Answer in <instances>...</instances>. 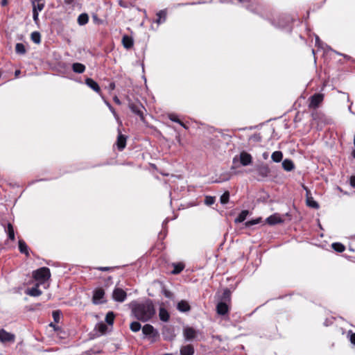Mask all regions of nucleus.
Returning a JSON list of instances; mask_svg holds the SVG:
<instances>
[{"instance_id":"37998d69","label":"nucleus","mask_w":355,"mask_h":355,"mask_svg":"<svg viewBox=\"0 0 355 355\" xmlns=\"http://www.w3.org/2000/svg\"><path fill=\"white\" fill-rule=\"evenodd\" d=\"M105 104L107 105V106L109 107L110 110L111 111V112L113 114L114 118L118 120L119 119V116H118V114H116V112H115L114 109L113 108V107L111 105V104L107 101H105Z\"/></svg>"},{"instance_id":"e2e57ef3","label":"nucleus","mask_w":355,"mask_h":355,"mask_svg":"<svg viewBox=\"0 0 355 355\" xmlns=\"http://www.w3.org/2000/svg\"><path fill=\"white\" fill-rule=\"evenodd\" d=\"M74 0H64V3L68 5H71Z\"/></svg>"},{"instance_id":"6e6552de","label":"nucleus","mask_w":355,"mask_h":355,"mask_svg":"<svg viewBox=\"0 0 355 355\" xmlns=\"http://www.w3.org/2000/svg\"><path fill=\"white\" fill-rule=\"evenodd\" d=\"M198 331H196L193 327H187L184 328L183 336L186 340L190 341L195 339L197 336Z\"/></svg>"},{"instance_id":"473e14b6","label":"nucleus","mask_w":355,"mask_h":355,"mask_svg":"<svg viewBox=\"0 0 355 355\" xmlns=\"http://www.w3.org/2000/svg\"><path fill=\"white\" fill-rule=\"evenodd\" d=\"M6 232L8 234V238L12 241H14L15 239V236L14 229H13V227L11 223L8 224Z\"/></svg>"},{"instance_id":"ddd939ff","label":"nucleus","mask_w":355,"mask_h":355,"mask_svg":"<svg viewBox=\"0 0 355 355\" xmlns=\"http://www.w3.org/2000/svg\"><path fill=\"white\" fill-rule=\"evenodd\" d=\"M15 336L12 334L7 332L4 329L0 330V341L2 343L14 342Z\"/></svg>"},{"instance_id":"4468645a","label":"nucleus","mask_w":355,"mask_h":355,"mask_svg":"<svg viewBox=\"0 0 355 355\" xmlns=\"http://www.w3.org/2000/svg\"><path fill=\"white\" fill-rule=\"evenodd\" d=\"M216 311L218 315H224L229 311L227 303L220 301L216 305Z\"/></svg>"},{"instance_id":"0e129e2a","label":"nucleus","mask_w":355,"mask_h":355,"mask_svg":"<svg viewBox=\"0 0 355 355\" xmlns=\"http://www.w3.org/2000/svg\"><path fill=\"white\" fill-rule=\"evenodd\" d=\"M268 153H264L263 154V159H267V158H268Z\"/></svg>"},{"instance_id":"f8f14e48","label":"nucleus","mask_w":355,"mask_h":355,"mask_svg":"<svg viewBox=\"0 0 355 355\" xmlns=\"http://www.w3.org/2000/svg\"><path fill=\"white\" fill-rule=\"evenodd\" d=\"M239 159L241 165L244 166H248L252 162V155L245 151H242L240 153Z\"/></svg>"},{"instance_id":"c03bdc74","label":"nucleus","mask_w":355,"mask_h":355,"mask_svg":"<svg viewBox=\"0 0 355 355\" xmlns=\"http://www.w3.org/2000/svg\"><path fill=\"white\" fill-rule=\"evenodd\" d=\"M168 119L175 123H180L181 121L178 119V116L175 114H170L168 115Z\"/></svg>"},{"instance_id":"1a4fd4ad","label":"nucleus","mask_w":355,"mask_h":355,"mask_svg":"<svg viewBox=\"0 0 355 355\" xmlns=\"http://www.w3.org/2000/svg\"><path fill=\"white\" fill-rule=\"evenodd\" d=\"M129 108L134 114L139 116L141 119H144L143 110L144 109V107L141 103H130Z\"/></svg>"},{"instance_id":"72a5a7b5","label":"nucleus","mask_w":355,"mask_h":355,"mask_svg":"<svg viewBox=\"0 0 355 355\" xmlns=\"http://www.w3.org/2000/svg\"><path fill=\"white\" fill-rule=\"evenodd\" d=\"M331 247L338 252H343L345 250V246L341 243H334L331 244Z\"/></svg>"},{"instance_id":"79ce46f5","label":"nucleus","mask_w":355,"mask_h":355,"mask_svg":"<svg viewBox=\"0 0 355 355\" xmlns=\"http://www.w3.org/2000/svg\"><path fill=\"white\" fill-rule=\"evenodd\" d=\"M215 198L211 196H207L205 199V203L207 205H211L214 203Z\"/></svg>"},{"instance_id":"338daca9","label":"nucleus","mask_w":355,"mask_h":355,"mask_svg":"<svg viewBox=\"0 0 355 355\" xmlns=\"http://www.w3.org/2000/svg\"><path fill=\"white\" fill-rule=\"evenodd\" d=\"M6 4V0H3L2 1V5L4 6Z\"/></svg>"},{"instance_id":"09e8293b","label":"nucleus","mask_w":355,"mask_h":355,"mask_svg":"<svg viewBox=\"0 0 355 355\" xmlns=\"http://www.w3.org/2000/svg\"><path fill=\"white\" fill-rule=\"evenodd\" d=\"M348 336L349 338L350 342L355 345V333H353L352 331L348 332Z\"/></svg>"},{"instance_id":"f257e3e1","label":"nucleus","mask_w":355,"mask_h":355,"mask_svg":"<svg viewBox=\"0 0 355 355\" xmlns=\"http://www.w3.org/2000/svg\"><path fill=\"white\" fill-rule=\"evenodd\" d=\"M132 312L137 320L146 322L153 316L155 311L152 302L148 300L145 302L133 304Z\"/></svg>"},{"instance_id":"aec40b11","label":"nucleus","mask_w":355,"mask_h":355,"mask_svg":"<svg viewBox=\"0 0 355 355\" xmlns=\"http://www.w3.org/2000/svg\"><path fill=\"white\" fill-rule=\"evenodd\" d=\"M19 244V250L21 253L26 254V257L29 256V252H28V247L26 245V242L22 240L19 239L18 241Z\"/></svg>"},{"instance_id":"5701e85b","label":"nucleus","mask_w":355,"mask_h":355,"mask_svg":"<svg viewBox=\"0 0 355 355\" xmlns=\"http://www.w3.org/2000/svg\"><path fill=\"white\" fill-rule=\"evenodd\" d=\"M266 221L269 225H275L283 222L282 219L277 214L268 217Z\"/></svg>"},{"instance_id":"774afa93","label":"nucleus","mask_w":355,"mask_h":355,"mask_svg":"<svg viewBox=\"0 0 355 355\" xmlns=\"http://www.w3.org/2000/svg\"><path fill=\"white\" fill-rule=\"evenodd\" d=\"M164 355H173V354H171V353H166L164 354Z\"/></svg>"},{"instance_id":"8fccbe9b","label":"nucleus","mask_w":355,"mask_h":355,"mask_svg":"<svg viewBox=\"0 0 355 355\" xmlns=\"http://www.w3.org/2000/svg\"><path fill=\"white\" fill-rule=\"evenodd\" d=\"M107 327L105 324H98V330L101 333L103 334L106 331Z\"/></svg>"},{"instance_id":"5fc2aeb1","label":"nucleus","mask_w":355,"mask_h":355,"mask_svg":"<svg viewBox=\"0 0 355 355\" xmlns=\"http://www.w3.org/2000/svg\"><path fill=\"white\" fill-rule=\"evenodd\" d=\"M164 294L167 298H171L173 297V293L169 291H164Z\"/></svg>"},{"instance_id":"9d476101","label":"nucleus","mask_w":355,"mask_h":355,"mask_svg":"<svg viewBox=\"0 0 355 355\" xmlns=\"http://www.w3.org/2000/svg\"><path fill=\"white\" fill-rule=\"evenodd\" d=\"M105 295L104 290L102 288L96 289L94 291V295L92 297V302L95 304H99L103 303L105 301L103 300Z\"/></svg>"},{"instance_id":"20e7f679","label":"nucleus","mask_w":355,"mask_h":355,"mask_svg":"<svg viewBox=\"0 0 355 355\" xmlns=\"http://www.w3.org/2000/svg\"><path fill=\"white\" fill-rule=\"evenodd\" d=\"M255 170L257 171L258 175L262 178H268L270 173V169L268 164L263 162L257 164L255 166Z\"/></svg>"},{"instance_id":"412c9836","label":"nucleus","mask_w":355,"mask_h":355,"mask_svg":"<svg viewBox=\"0 0 355 355\" xmlns=\"http://www.w3.org/2000/svg\"><path fill=\"white\" fill-rule=\"evenodd\" d=\"M71 69L74 73H83L85 71V66L79 62H75L72 64Z\"/></svg>"},{"instance_id":"0eeeda50","label":"nucleus","mask_w":355,"mask_h":355,"mask_svg":"<svg viewBox=\"0 0 355 355\" xmlns=\"http://www.w3.org/2000/svg\"><path fill=\"white\" fill-rule=\"evenodd\" d=\"M127 294L124 290L116 288L112 293V297L114 301L123 302L125 300Z\"/></svg>"},{"instance_id":"bb28decb","label":"nucleus","mask_w":355,"mask_h":355,"mask_svg":"<svg viewBox=\"0 0 355 355\" xmlns=\"http://www.w3.org/2000/svg\"><path fill=\"white\" fill-rule=\"evenodd\" d=\"M89 21V16L87 13H82L78 17V24L80 26H83L87 24Z\"/></svg>"},{"instance_id":"b1692460","label":"nucleus","mask_w":355,"mask_h":355,"mask_svg":"<svg viewBox=\"0 0 355 355\" xmlns=\"http://www.w3.org/2000/svg\"><path fill=\"white\" fill-rule=\"evenodd\" d=\"M282 167L286 171H291L294 168V164L292 160L286 159L282 162Z\"/></svg>"},{"instance_id":"6e6d98bb","label":"nucleus","mask_w":355,"mask_h":355,"mask_svg":"<svg viewBox=\"0 0 355 355\" xmlns=\"http://www.w3.org/2000/svg\"><path fill=\"white\" fill-rule=\"evenodd\" d=\"M304 190L306 191V198L308 197H312L311 191L308 189V188L305 186H303Z\"/></svg>"},{"instance_id":"bf43d9fd","label":"nucleus","mask_w":355,"mask_h":355,"mask_svg":"<svg viewBox=\"0 0 355 355\" xmlns=\"http://www.w3.org/2000/svg\"><path fill=\"white\" fill-rule=\"evenodd\" d=\"M114 101L118 104V105H121V101L119 99V98L117 96H115L114 98Z\"/></svg>"},{"instance_id":"de8ad7c7","label":"nucleus","mask_w":355,"mask_h":355,"mask_svg":"<svg viewBox=\"0 0 355 355\" xmlns=\"http://www.w3.org/2000/svg\"><path fill=\"white\" fill-rule=\"evenodd\" d=\"M247 9H248L249 10H250L253 12H257L259 8L257 5L251 4V5H249L247 6Z\"/></svg>"},{"instance_id":"c9c22d12","label":"nucleus","mask_w":355,"mask_h":355,"mask_svg":"<svg viewBox=\"0 0 355 355\" xmlns=\"http://www.w3.org/2000/svg\"><path fill=\"white\" fill-rule=\"evenodd\" d=\"M31 40L35 44H40L41 42V35L39 32L35 31L31 33Z\"/></svg>"},{"instance_id":"a878e982","label":"nucleus","mask_w":355,"mask_h":355,"mask_svg":"<svg viewBox=\"0 0 355 355\" xmlns=\"http://www.w3.org/2000/svg\"><path fill=\"white\" fill-rule=\"evenodd\" d=\"M283 158V153L282 151H275L271 155V159L275 162H280Z\"/></svg>"},{"instance_id":"393cba45","label":"nucleus","mask_w":355,"mask_h":355,"mask_svg":"<svg viewBox=\"0 0 355 355\" xmlns=\"http://www.w3.org/2000/svg\"><path fill=\"white\" fill-rule=\"evenodd\" d=\"M306 205L311 208L318 209L320 206L319 204L312 197H308L306 199Z\"/></svg>"},{"instance_id":"2eb2a0df","label":"nucleus","mask_w":355,"mask_h":355,"mask_svg":"<svg viewBox=\"0 0 355 355\" xmlns=\"http://www.w3.org/2000/svg\"><path fill=\"white\" fill-rule=\"evenodd\" d=\"M85 84L94 92L97 93H99L101 92V88L98 84L92 78H87L85 79Z\"/></svg>"},{"instance_id":"603ef678","label":"nucleus","mask_w":355,"mask_h":355,"mask_svg":"<svg viewBox=\"0 0 355 355\" xmlns=\"http://www.w3.org/2000/svg\"><path fill=\"white\" fill-rule=\"evenodd\" d=\"M350 185L355 188V175H352L349 179Z\"/></svg>"},{"instance_id":"2f4dec72","label":"nucleus","mask_w":355,"mask_h":355,"mask_svg":"<svg viewBox=\"0 0 355 355\" xmlns=\"http://www.w3.org/2000/svg\"><path fill=\"white\" fill-rule=\"evenodd\" d=\"M26 293L33 297H38L41 295L42 291L37 286H35L28 290Z\"/></svg>"},{"instance_id":"dca6fc26","label":"nucleus","mask_w":355,"mask_h":355,"mask_svg":"<svg viewBox=\"0 0 355 355\" xmlns=\"http://www.w3.org/2000/svg\"><path fill=\"white\" fill-rule=\"evenodd\" d=\"M122 44L126 49H130L134 44V40L132 37L125 35L122 37Z\"/></svg>"},{"instance_id":"6ab92c4d","label":"nucleus","mask_w":355,"mask_h":355,"mask_svg":"<svg viewBox=\"0 0 355 355\" xmlns=\"http://www.w3.org/2000/svg\"><path fill=\"white\" fill-rule=\"evenodd\" d=\"M116 145L119 150H123L126 146V137L119 133L117 137Z\"/></svg>"},{"instance_id":"69168bd1","label":"nucleus","mask_w":355,"mask_h":355,"mask_svg":"<svg viewBox=\"0 0 355 355\" xmlns=\"http://www.w3.org/2000/svg\"><path fill=\"white\" fill-rule=\"evenodd\" d=\"M110 88H111L112 89H114V87H115V85H114V83H110Z\"/></svg>"},{"instance_id":"39448f33","label":"nucleus","mask_w":355,"mask_h":355,"mask_svg":"<svg viewBox=\"0 0 355 355\" xmlns=\"http://www.w3.org/2000/svg\"><path fill=\"white\" fill-rule=\"evenodd\" d=\"M168 10L166 8L159 10L156 13V19L153 21L155 23L157 26L165 23L167 20Z\"/></svg>"},{"instance_id":"a211bd4d","label":"nucleus","mask_w":355,"mask_h":355,"mask_svg":"<svg viewBox=\"0 0 355 355\" xmlns=\"http://www.w3.org/2000/svg\"><path fill=\"white\" fill-rule=\"evenodd\" d=\"M194 352V348L191 345H184L180 350V355H193Z\"/></svg>"},{"instance_id":"f3484780","label":"nucleus","mask_w":355,"mask_h":355,"mask_svg":"<svg viewBox=\"0 0 355 355\" xmlns=\"http://www.w3.org/2000/svg\"><path fill=\"white\" fill-rule=\"evenodd\" d=\"M177 309L180 312H188L191 309V306L187 301L181 300L177 304Z\"/></svg>"},{"instance_id":"ea45409f","label":"nucleus","mask_w":355,"mask_h":355,"mask_svg":"<svg viewBox=\"0 0 355 355\" xmlns=\"http://www.w3.org/2000/svg\"><path fill=\"white\" fill-rule=\"evenodd\" d=\"M114 315L112 312H109L107 313L105 316V322L108 324L112 325L114 322Z\"/></svg>"},{"instance_id":"864d4df0","label":"nucleus","mask_w":355,"mask_h":355,"mask_svg":"<svg viewBox=\"0 0 355 355\" xmlns=\"http://www.w3.org/2000/svg\"><path fill=\"white\" fill-rule=\"evenodd\" d=\"M335 53L339 55H341V56H343L345 59L348 60H352V57H350L349 55H346V54H343V53H338L337 51H335Z\"/></svg>"},{"instance_id":"3c124183","label":"nucleus","mask_w":355,"mask_h":355,"mask_svg":"<svg viewBox=\"0 0 355 355\" xmlns=\"http://www.w3.org/2000/svg\"><path fill=\"white\" fill-rule=\"evenodd\" d=\"M33 21L35 24H37L38 21H39V13L36 12V10L35 12H33Z\"/></svg>"},{"instance_id":"7c9ffc66","label":"nucleus","mask_w":355,"mask_h":355,"mask_svg":"<svg viewBox=\"0 0 355 355\" xmlns=\"http://www.w3.org/2000/svg\"><path fill=\"white\" fill-rule=\"evenodd\" d=\"M44 8V3H41L39 1H33V12L36 10L37 12L42 11Z\"/></svg>"},{"instance_id":"c756f323","label":"nucleus","mask_w":355,"mask_h":355,"mask_svg":"<svg viewBox=\"0 0 355 355\" xmlns=\"http://www.w3.org/2000/svg\"><path fill=\"white\" fill-rule=\"evenodd\" d=\"M173 270H172L171 272L174 275L180 273L184 268V264L182 263H173Z\"/></svg>"},{"instance_id":"4c0bfd02","label":"nucleus","mask_w":355,"mask_h":355,"mask_svg":"<svg viewBox=\"0 0 355 355\" xmlns=\"http://www.w3.org/2000/svg\"><path fill=\"white\" fill-rule=\"evenodd\" d=\"M230 199L229 191H225L220 198V202L221 204L225 205L228 202Z\"/></svg>"},{"instance_id":"4d7b16f0","label":"nucleus","mask_w":355,"mask_h":355,"mask_svg":"<svg viewBox=\"0 0 355 355\" xmlns=\"http://www.w3.org/2000/svg\"><path fill=\"white\" fill-rule=\"evenodd\" d=\"M97 269L101 271H108L110 270V268H109V267H98Z\"/></svg>"},{"instance_id":"680f3d73","label":"nucleus","mask_w":355,"mask_h":355,"mask_svg":"<svg viewBox=\"0 0 355 355\" xmlns=\"http://www.w3.org/2000/svg\"><path fill=\"white\" fill-rule=\"evenodd\" d=\"M179 124L186 130L189 128V127L187 125H185L182 121H181Z\"/></svg>"},{"instance_id":"49530a36","label":"nucleus","mask_w":355,"mask_h":355,"mask_svg":"<svg viewBox=\"0 0 355 355\" xmlns=\"http://www.w3.org/2000/svg\"><path fill=\"white\" fill-rule=\"evenodd\" d=\"M49 326L53 329L54 331L58 332V334L62 331V329L59 326L55 325L53 322H51Z\"/></svg>"},{"instance_id":"c85d7f7f","label":"nucleus","mask_w":355,"mask_h":355,"mask_svg":"<svg viewBox=\"0 0 355 355\" xmlns=\"http://www.w3.org/2000/svg\"><path fill=\"white\" fill-rule=\"evenodd\" d=\"M231 300V292L228 288H226L223 291L222 296L220 297L221 302H229Z\"/></svg>"},{"instance_id":"58836bf2","label":"nucleus","mask_w":355,"mask_h":355,"mask_svg":"<svg viewBox=\"0 0 355 355\" xmlns=\"http://www.w3.org/2000/svg\"><path fill=\"white\" fill-rule=\"evenodd\" d=\"M53 320L55 323H59L62 313L60 310L53 311L52 313Z\"/></svg>"},{"instance_id":"7ed1b4c3","label":"nucleus","mask_w":355,"mask_h":355,"mask_svg":"<svg viewBox=\"0 0 355 355\" xmlns=\"http://www.w3.org/2000/svg\"><path fill=\"white\" fill-rule=\"evenodd\" d=\"M50 277V270L46 267H42L33 272V277L36 280L44 282L49 279Z\"/></svg>"},{"instance_id":"9b49d317","label":"nucleus","mask_w":355,"mask_h":355,"mask_svg":"<svg viewBox=\"0 0 355 355\" xmlns=\"http://www.w3.org/2000/svg\"><path fill=\"white\" fill-rule=\"evenodd\" d=\"M142 333L145 336L150 338L156 337L158 334L155 328L149 324H146L142 327Z\"/></svg>"},{"instance_id":"a19ab883","label":"nucleus","mask_w":355,"mask_h":355,"mask_svg":"<svg viewBox=\"0 0 355 355\" xmlns=\"http://www.w3.org/2000/svg\"><path fill=\"white\" fill-rule=\"evenodd\" d=\"M260 221H261V218L253 219V220H248V221H247L245 223V225L247 227H250L252 225H257V224L259 223Z\"/></svg>"},{"instance_id":"423d86ee","label":"nucleus","mask_w":355,"mask_h":355,"mask_svg":"<svg viewBox=\"0 0 355 355\" xmlns=\"http://www.w3.org/2000/svg\"><path fill=\"white\" fill-rule=\"evenodd\" d=\"M324 98V95L320 93L315 94L311 96L309 98V107L311 108H316L319 106L320 103H322Z\"/></svg>"},{"instance_id":"4be33fe9","label":"nucleus","mask_w":355,"mask_h":355,"mask_svg":"<svg viewBox=\"0 0 355 355\" xmlns=\"http://www.w3.org/2000/svg\"><path fill=\"white\" fill-rule=\"evenodd\" d=\"M159 317L162 321L167 322L169 320L170 315L165 308L160 307L159 310Z\"/></svg>"},{"instance_id":"cd10ccee","label":"nucleus","mask_w":355,"mask_h":355,"mask_svg":"<svg viewBox=\"0 0 355 355\" xmlns=\"http://www.w3.org/2000/svg\"><path fill=\"white\" fill-rule=\"evenodd\" d=\"M248 210H243L239 214V216L235 218L234 222L236 223H240L243 222L247 216L248 215Z\"/></svg>"},{"instance_id":"13d9d810","label":"nucleus","mask_w":355,"mask_h":355,"mask_svg":"<svg viewBox=\"0 0 355 355\" xmlns=\"http://www.w3.org/2000/svg\"><path fill=\"white\" fill-rule=\"evenodd\" d=\"M315 43H316V44H317L319 47H320V46H320V38H319V37H318V36H316V37H315Z\"/></svg>"},{"instance_id":"052dcab7","label":"nucleus","mask_w":355,"mask_h":355,"mask_svg":"<svg viewBox=\"0 0 355 355\" xmlns=\"http://www.w3.org/2000/svg\"><path fill=\"white\" fill-rule=\"evenodd\" d=\"M20 73H21V71H20V70H19V69H17V70H16V71H15V76L16 78H18Z\"/></svg>"},{"instance_id":"e433bc0d","label":"nucleus","mask_w":355,"mask_h":355,"mask_svg":"<svg viewBox=\"0 0 355 355\" xmlns=\"http://www.w3.org/2000/svg\"><path fill=\"white\" fill-rule=\"evenodd\" d=\"M130 328L133 332H137L141 329V326L139 322L135 321L130 324Z\"/></svg>"},{"instance_id":"f03ea898","label":"nucleus","mask_w":355,"mask_h":355,"mask_svg":"<svg viewBox=\"0 0 355 355\" xmlns=\"http://www.w3.org/2000/svg\"><path fill=\"white\" fill-rule=\"evenodd\" d=\"M291 19L289 16L282 15L277 19L271 20V24L277 28L283 29L286 31H291Z\"/></svg>"},{"instance_id":"a18cd8bd","label":"nucleus","mask_w":355,"mask_h":355,"mask_svg":"<svg viewBox=\"0 0 355 355\" xmlns=\"http://www.w3.org/2000/svg\"><path fill=\"white\" fill-rule=\"evenodd\" d=\"M230 178H231V175L227 173V174H225L224 175V178H220L219 180H216L215 181V182H218L219 183V182H224V181H227V180H229L230 179Z\"/></svg>"},{"instance_id":"f704fd0d","label":"nucleus","mask_w":355,"mask_h":355,"mask_svg":"<svg viewBox=\"0 0 355 355\" xmlns=\"http://www.w3.org/2000/svg\"><path fill=\"white\" fill-rule=\"evenodd\" d=\"M15 51L18 54L24 55L26 53V48L22 43H17L15 46Z\"/></svg>"}]
</instances>
